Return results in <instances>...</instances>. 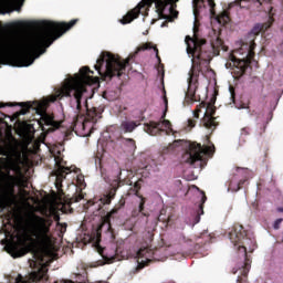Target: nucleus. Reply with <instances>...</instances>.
Instances as JSON below:
<instances>
[{
    "mask_svg": "<svg viewBox=\"0 0 283 283\" xmlns=\"http://www.w3.org/2000/svg\"><path fill=\"white\" fill-rule=\"evenodd\" d=\"M217 21L220 25H227L229 21H231V17L229 15L228 10H223L221 13L217 15Z\"/></svg>",
    "mask_w": 283,
    "mask_h": 283,
    "instance_id": "nucleus-24",
    "label": "nucleus"
},
{
    "mask_svg": "<svg viewBox=\"0 0 283 283\" xmlns=\"http://www.w3.org/2000/svg\"><path fill=\"white\" fill-rule=\"evenodd\" d=\"M230 96L233 103H235V88L233 86L229 87Z\"/></svg>",
    "mask_w": 283,
    "mask_h": 283,
    "instance_id": "nucleus-35",
    "label": "nucleus"
},
{
    "mask_svg": "<svg viewBox=\"0 0 283 283\" xmlns=\"http://www.w3.org/2000/svg\"><path fill=\"white\" fill-rule=\"evenodd\" d=\"M208 6L210 7V14L212 17H216V1L214 0H208Z\"/></svg>",
    "mask_w": 283,
    "mask_h": 283,
    "instance_id": "nucleus-30",
    "label": "nucleus"
},
{
    "mask_svg": "<svg viewBox=\"0 0 283 283\" xmlns=\"http://www.w3.org/2000/svg\"><path fill=\"white\" fill-rule=\"evenodd\" d=\"M56 229H59L60 233L63 235V233H65V231H67V223L57 222Z\"/></svg>",
    "mask_w": 283,
    "mask_h": 283,
    "instance_id": "nucleus-31",
    "label": "nucleus"
},
{
    "mask_svg": "<svg viewBox=\"0 0 283 283\" xmlns=\"http://www.w3.org/2000/svg\"><path fill=\"white\" fill-rule=\"evenodd\" d=\"M202 107H207V104L205 102H202L199 106H197V108L195 109V112H197V114H200Z\"/></svg>",
    "mask_w": 283,
    "mask_h": 283,
    "instance_id": "nucleus-37",
    "label": "nucleus"
},
{
    "mask_svg": "<svg viewBox=\"0 0 283 283\" xmlns=\"http://www.w3.org/2000/svg\"><path fill=\"white\" fill-rule=\"evenodd\" d=\"M193 118H200V113L193 111Z\"/></svg>",
    "mask_w": 283,
    "mask_h": 283,
    "instance_id": "nucleus-41",
    "label": "nucleus"
},
{
    "mask_svg": "<svg viewBox=\"0 0 283 283\" xmlns=\"http://www.w3.org/2000/svg\"><path fill=\"white\" fill-rule=\"evenodd\" d=\"M125 207V199L122 198L116 205L103 219L101 226L96 230L97 242L101 240V233H106L111 240H114L116 235L114 234V229L112 228V218L120 211Z\"/></svg>",
    "mask_w": 283,
    "mask_h": 283,
    "instance_id": "nucleus-11",
    "label": "nucleus"
},
{
    "mask_svg": "<svg viewBox=\"0 0 283 283\" xmlns=\"http://www.w3.org/2000/svg\"><path fill=\"white\" fill-rule=\"evenodd\" d=\"M250 132H251V128L249 127H244L241 129V134H243L244 136H249Z\"/></svg>",
    "mask_w": 283,
    "mask_h": 283,
    "instance_id": "nucleus-39",
    "label": "nucleus"
},
{
    "mask_svg": "<svg viewBox=\"0 0 283 283\" xmlns=\"http://www.w3.org/2000/svg\"><path fill=\"white\" fill-rule=\"evenodd\" d=\"M30 266L32 269L28 279L19 274L15 279V283H38V282H48L50 276L48 275V264L39 263L36 261H31Z\"/></svg>",
    "mask_w": 283,
    "mask_h": 283,
    "instance_id": "nucleus-10",
    "label": "nucleus"
},
{
    "mask_svg": "<svg viewBox=\"0 0 283 283\" xmlns=\"http://www.w3.org/2000/svg\"><path fill=\"white\" fill-rule=\"evenodd\" d=\"M124 145L129 147L130 151H136V140L134 138H124Z\"/></svg>",
    "mask_w": 283,
    "mask_h": 283,
    "instance_id": "nucleus-28",
    "label": "nucleus"
},
{
    "mask_svg": "<svg viewBox=\"0 0 283 283\" xmlns=\"http://www.w3.org/2000/svg\"><path fill=\"white\" fill-rule=\"evenodd\" d=\"M145 50H154L156 52V59L160 62V55L158 54V48L154 46V43L151 42H146L137 46L136 51L134 52L133 56H136L139 52H145Z\"/></svg>",
    "mask_w": 283,
    "mask_h": 283,
    "instance_id": "nucleus-22",
    "label": "nucleus"
},
{
    "mask_svg": "<svg viewBox=\"0 0 283 283\" xmlns=\"http://www.w3.org/2000/svg\"><path fill=\"white\" fill-rule=\"evenodd\" d=\"M19 105L22 107L19 112L21 116H25V114H29L30 109H36L39 107L38 102H33L32 104L30 102H24V103H0V109L1 107H17ZM6 118H8V115H6L3 112H0V124L6 123Z\"/></svg>",
    "mask_w": 283,
    "mask_h": 283,
    "instance_id": "nucleus-16",
    "label": "nucleus"
},
{
    "mask_svg": "<svg viewBox=\"0 0 283 283\" xmlns=\"http://www.w3.org/2000/svg\"><path fill=\"white\" fill-rule=\"evenodd\" d=\"M242 1H247V2H256L260 3V6H262V2H260V0H235L234 3L235 6H240V8H247L245 6H242Z\"/></svg>",
    "mask_w": 283,
    "mask_h": 283,
    "instance_id": "nucleus-32",
    "label": "nucleus"
},
{
    "mask_svg": "<svg viewBox=\"0 0 283 283\" xmlns=\"http://www.w3.org/2000/svg\"><path fill=\"white\" fill-rule=\"evenodd\" d=\"M14 156H17V146L12 144L10 139H1L0 140V163H8L12 169L17 174H21V166L17 160H14Z\"/></svg>",
    "mask_w": 283,
    "mask_h": 283,
    "instance_id": "nucleus-9",
    "label": "nucleus"
},
{
    "mask_svg": "<svg viewBox=\"0 0 283 283\" xmlns=\"http://www.w3.org/2000/svg\"><path fill=\"white\" fill-rule=\"evenodd\" d=\"M158 221L164 222V224H171V214L167 216V210L161 209L158 216Z\"/></svg>",
    "mask_w": 283,
    "mask_h": 283,
    "instance_id": "nucleus-26",
    "label": "nucleus"
},
{
    "mask_svg": "<svg viewBox=\"0 0 283 283\" xmlns=\"http://www.w3.org/2000/svg\"><path fill=\"white\" fill-rule=\"evenodd\" d=\"M43 120L44 125L52 127V129H59V127H61V124L54 120V118L50 115L44 116Z\"/></svg>",
    "mask_w": 283,
    "mask_h": 283,
    "instance_id": "nucleus-25",
    "label": "nucleus"
},
{
    "mask_svg": "<svg viewBox=\"0 0 283 283\" xmlns=\"http://www.w3.org/2000/svg\"><path fill=\"white\" fill-rule=\"evenodd\" d=\"M272 185H275V181H273V179H272Z\"/></svg>",
    "mask_w": 283,
    "mask_h": 283,
    "instance_id": "nucleus-44",
    "label": "nucleus"
},
{
    "mask_svg": "<svg viewBox=\"0 0 283 283\" xmlns=\"http://www.w3.org/2000/svg\"><path fill=\"white\" fill-rule=\"evenodd\" d=\"M80 283H85V282H80Z\"/></svg>",
    "mask_w": 283,
    "mask_h": 283,
    "instance_id": "nucleus-45",
    "label": "nucleus"
},
{
    "mask_svg": "<svg viewBox=\"0 0 283 283\" xmlns=\"http://www.w3.org/2000/svg\"><path fill=\"white\" fill-rule=\"evenodd\" d=\"M229 8H233V3L229 4Z\"/></svg>",
    "mask_w": 283,
    "mask_h": 283,
    "instance_id": "nucleus-43",
    "label": "nucleus"
},
{
    "mask_svg": "<svg viewBox=\"0 0 283 283\" xmlns=\"http://www.w3.org/2000/svg\"><path fill=\"white\" fill-rule=\"evenodd\" d=\"M138 255V265H137V271H143L145 266H149V263L151 262V255H154V251L149 248H142L137 252Z\"/></svg>",
    "mask_w": 283,
    "mask_h": 283,
    "instance_id": "nucleus-18",
    "label": "nucleus"
},
{
    "mask_svg": "<svg viewBox=\"0 0 283 283\" xmlns=\"http://www.w3.org/2000/svg\"><path fill=\"white\" fill-rule=\"evenodd\" d=\"M22 179L19 176L7 174L6 178V189L3 193L0 195V209H6V207H14L17 205V192L14 189L21 187Z\"/></svg>",
    "mask_w": 283,
    "mask_h": 283,
    "instance_id": "nucleus-8",
    "label": "nucleus"
},
{
    "mask_svg": "<svg viewBox=\"0 0 283 283\" xmlns=\"http://www.w3.org/2000/svg\"><path fill=\"white\" fill-rule=\"evenodd\" d=\"M82 199H83V195L80 193L73 197L71 200L72 202H81Z\"/></svg>",
    "mask_w": 283,
    "mask_h": 283,
    "instance_id": "nucleus-36",
    "label": "nucleus"
},
{
    "mask_svg": "<svg viewBox=\"0 0 283 283\" xmlns=\"http://www.w3.org/2000/svg\"><path fill=\"white\" fill-rule=\"evenodd\" d=\"M247 182V179H241L239 182H238V186L235 189H232V191H240L242 189V187H244V184Z\"/></svg>",
    "mask_w": 283,
    "mask_h": 283,
    "instance_id": "nucleus-34",
    "label": "nucleus"
},
{
    "mask_svg": "<svg viewBox=\"0 0 283 283\" xmlns=\"http://www.w3.org/2000/svg\"><path fill=\"white\" fill-rule=\"evenodd\" d=\"M90 74H94V71L90 70V66H83L80 69V74L75 77L67 80L63 86L55 92L54 101H61V98L72 97L71 107L74 108L73 127L76 125H84L85 123H98V118H103L104 106L91 107L87 105V98L83 105V94L87 92L85 85H94L98 81V77H94Z\"/></svg>",
    "mask_w": 283,
    "mask_h": 283,
    "instance_id": "nucleus-3",
    "label": "nucleus"
},
{
    "mask_svg": "<svg viewBox=\"0 0 283 283\" xmlns=\"http://www.w3.org/2000/svg\"><path fill=\"white\" fill-rule=\"evenodd\" d=\"M66 164L67 163H65L62 157H55V165L57 169H70V167H65Z\"/></svg>",
    "mask_w": 283,
    "mask_h": 283,
    "instance_id": "nucleus-29",
    "label": "nucleus"
},
{
    "mask_svg": "<svg viewBox=\"0 0 283 283\" xmlns=\"http://www.w3.org/2000/svg\"><path fill=\"white\" fill-rule=\"evenodd\" d=\"M138 127H140V120L124 119L119 125V130L122 134H133Z\"/></svg>",
    "mask_w": 283,
    "mask_h": 283,
    "instance_id": "nucleus-20",
    "label": "nucleus"
},
{
    "mask_svg": "<svg viewBox=\"0 0 283 283\" xmlns=\"http://www.w3.org/2000/svg\"><path fill=\"white\" fill-rule=\"evenodd\" d=\"M164 102H165L166 111L161 115L160 120L149 122L148 124L144 125L145 132L150 136H158V134L163 132V127H165L166 129H171V122H169V119H165L167 116V109L169 107V101L167 99V95L164 96Z\"/></svg>",
    "mask_w": 283,
    "mask_h": 283,
    "instance_id": "nucleus-12",
    "label": "nucleus"
},
{
    "mask_svg": "<svg viewBox=\"0 0 283 283\" xmlns=\"http://www.w3.org/2000/svg\"><path fill=\"white\" fill-rule=\"evenodd\" d=\"M258 34H260V28H254L249 33V41L243 42L240 49L234 51L235 54H239L241 57H237L234 54L229 55L230 62L226 63V67L232 70V76L235 81H240V78L247 74V70H249L255 59V36H258Z\"/></svg>",
    "mask_w": 283,
    "mask_h": 283,
    "instance_id": "nucleus-5",
    "label": "nucleus"
},
{
    "mask_svg": "<svg viewBox=\"0 0 283 283\" xmlns=\"http://www.w3.org/2000/svg\"><path fill=\"white\" fill-rule=\"evenodd\" d=\"M216 106L208 104L203 118L200 120V126L206 127V129H211L216 132L218 127V122H216Z\"/></svg>",
    "mask_w": 283,
    "mask_h": 283,
    "instance_id": "nucleus-17",
    "label": "nucleus"
},
{
    "mask_svg": "<svg viewBox=\"0 0 283 283\" xmlns=\"http://www.w3.org/2000/svg\"><path fill=\"white\" fill-rule=\"evenodd\" d=\"M33 222L32 230L22 235V248H13L14 258H23L27 253H34L38 242L50 241V228L54 221L35 214L33 216Z\"/></svg>",
    "mask_w": 283,
    "mask_h": 283,
    "instance_id": "nucleus-4",
    "label": "nucleus"
},
{
    "mask_svg": "<svg viewBox=\"0 0 283 283\" xmlns=\"http://www.w3.org/2000/svg\"><path fill=\"white\" fill-rule=\"evenodd\" d=\"M205 202H207V195L203 193L201 197V203L199 205L198 214L195 218L196 224H198V222H200V216H202V213H205V206H203Z\"/></svg>",
    "mask_w": 283,
    "mask_h": 283,
    "instance_id": "nucleus-27",
    "label": "nucleus"
},
{
    "mask_svg": "<svg viewBox=\"0 0 283 283\" xmlns=\"http://www.w3.org/2000/svg\"><path fill=\"white\" fill-rule=\"evenodd\" d=\"M98 253L102 255L105 264H114V262H118V254L114 248L109 251H107V249L99 248Z\"/></svg>",
    "mask_w": 283,
    "mask_h": 283,
    "instance_id": "nucleus-21",
    "label": "nucleus"
},
{
    "mask_svg": "<svg viewBox=\"0 0 283 283\" xmlns=\"http://www.w3.org/2000/svg\"><path fill=\"white\" fill-rule=\"evenodd\" d=\"M188 127H196V119H188Z\"/></svg>",
    "mask_w": 283,
    "mask_h": 283,
    "instance_id": "nucleus-40",
    "label": "nucleus"
},
{
    "mask_svg": "<svg viewBox=\"0 0 283 283\" xmlns=\"http://www.w3.org/2000/svg\"><path fill=\"white\" fill-rule=\"evenodd\" d=\"M198 29L193 28V36L186 35L185 43L187 45V53L191 54L192 66L189 71L188 77V91L186 92V102L196 103L198 97L196 96V90H198V78L200 74H205L209 70V63L213 56H219L220 52H228L229 46L224 45V41L220 39V31L211 29L208 34L210 43L209 50L207 48V41L198 38Z\"/></svg>",
    "mask_w": 283,
    "mask_h": 283,
    "instance_id": "nucleus-2",
    "label": "nucleus"
},
{
    "mask_svg": "<svg viewBox=\"0 0 283 283\" xmlns=\"http://www.w3.org/2000/svg\"><path fill=\"white\" fill-rule=\"evenodd\" d=\"M136 197L139 198V202L137 206L138 213H142V216L146 217L149 216V212L145 211V205L147 203V198L143 197L140 193H136Z\"/></svg>",
    "mask_w": 283,
    "mask_h": 283,
    "instance_id": "nucleus-23",
    "label": "nucleus"
},
{
    "mask_svg": "<svg viewBox=\"0 0 283 283\" xmlns=\"http://www.w3.org/2000/svg\"><path fill=\"white\" fill-rule=\"evenodd\" d=\"M282 222H283V219H276L273 224L274 229H280V224H282Z\"/></svg>",
    "mask_w": 283,
    "mask_h": 283,
    "instance_id": "nucleus-38",
    "label": "nucleus"
},
{
    "mask_svg": "<svg viewBox=\"0 0 283 283\" xmlns=\"http://www.w3.org/2000/svg\"><path fill=\"white\" fill-rule=\"evenodd\" d=\"M140 182H143V180H138V181H136V182L134 184V189H133V191H134L135 196H136V193H140V189H142Z\"/></svg>",
    "mask_w": 283,
    "mask_h": 283,
    "instance_id": "nucleus-33",
    "label": "nucleus"
},
{
    "mask_svg": "<svg viewBox=\"0 0 283 283\" xmlns=\"http://www.w3.org/2000/svg\"><path fill=\"white\" fill-rule=\"evenodd\" d=\"M125 185V181L120 180V172L116 179L111 180L108 189L102 195L99 202L101 205H112V200L116 198V191Z\"/></svg>",
    "mask_w": 283,
    "mask_h": 283,
    "instance_id": "nucleus-14",
    "label": "nucleus"
},
{
    "mask_svg": "<svg viewBox=\"0 0 283 283\" xmlns=\"http://www.w3.org/2000/svg\"><path fill=\"white\" fill-rule=\"evenodd\" d=\"M129 61H132V57L123 60L120 56L109 52H102L94 67L104 81H112L114 76L120 78V75L125 74Z\"/></svg>",
    "mask_w": 283,
    "mask_h": 283,
    "instance_id": "nucleus-6",
    "label": "nucleus"
},
{
    "mask_svg": "<svg viewBox=\"0 0 283 283\" xmlns=\"http://www.w3.org/2000/svg\"><path fill=\"white\" fill-rule=\"evenodd\" d=\"M209 237L205 241H202V237H199L196 242L188 240L185 245L186 251L184 252V255H186V258L198 253L200 255H205V252L207 251L205 247H207V242H209Z\"/></svg>",
    "mask_w": 283,
    "mask_h": 283,
    "instance_id": "nucleus-15",
    "label": "nucleus"
},
{
    "mask_svg": "<svg viewBox=\"0 0 283 283\" xmlns=\"http://www.w3.org/2000/svg\"><path fill=\"white\" fill-rule=\"evenodd\" d=\"M56 180H55V187L57 189V193L63 195V180H65V177L67 174H72V168H60L56 169Z\"/></svg>",
    "mask_w": 283,
    "mask_h": 283,
    "instance_id": "nucleus-19",
    "label": "nucleus"
},
{
    "mask_svg": "<svg viewBox=\"0 0 283 283\" xmlns=\"http://www.w3.org/2000/svg\"><path fill=\"white\" fill-rule=\"evenodd\" d=\"M207 151H209V147H205L198 143H191L181 157L182 163L195 165L205 158Z\"/></svg>",
    "mask_w": 283,
    "mask_h": 283,
    "instance_id": "nucleus-13",
    "label": "nucleus"
},
{
    "mask_svg": "<svg viewBox=\"0 0 283 283\" xmlns=\"http://www.w3.org/2000/svg\"><path fill=\"white\" fill-rule=\"evenodd\" d=\"M78 23V19L67 22L42 21L39 23L41 33L23 41L0 42V65H13V67H28L34 63L40 54L61 39L65 32Z\"/></svg>",
    "mask_w": 283,
    "mask_h": 283,
    "instance_id": "nucleus-1",
    "label": "nucleus"
},
{
    "mask_svg": "<svg viewBox=\"0 0 283 283\" xmlns=\"http://www.w3.org/2000/svg\"><path fill=\"white\" fill-rule=\"evenodd\" d=\"M64 283H74V281L67 280V281H65Z\"/></svg>",
    "mask_w": 283,
    "mask_h": 283,
    "instance_id": "nucleus-42",
    "label": "nucleus"
},
{
    "mask_svg": "<svg viewBox=\"0 0 283 283\" xmlns=\"http://www.w3.org/2000/svg\"><path fill=\"white\" fill-rule=\"evenodd\" d=\"M178 1L179 0H142L134 9L123 17L120 23H123V25H127V23H132L134 19H138L140 14H147V12H149V7L153 6V3H155L159 19H168L169 15L165 14V10L169 8V12H174L172 3Z\"/></svg>",
    "mask_w": 283,
    "mask_h": 283,
    "instance_id": "nucleus-7",
    "label": "nucleus"
}]
</instances>
